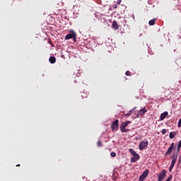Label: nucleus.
<instances>
[{
    "instance_id": "obj_1",
    "label": "nucleus",
    "mask_w": 181,
    "mask_h": 181,
    "mask_svg": "<svg viewBox=\"0 0 181 181\" xmlns=\"http://www.w3.org/2000/svg\"><path fill=\"white\" fill-rule=\"evenodd\" d=\"M70 39H73L74 42H77V34L73 30L65 37V40H70Z\"/></svg>"
},
{
    "instance_id": "obj_2",
    "label": "nucleus",
    "mask_w": 181,
    "mask_h": 181,
    "mask_svg": "<svg viewBox=\"0 0 181 181\" xmlns=\"http://www.w3.org/2000/svg\"><path fill=\"white\" fill-rule=\"evenodd\" d=\"M172 159L173 160H172L171 164L169 167V172H172V169L175 168V165L176 164V161L177 160V154L174 153L173 154Z\"/></svg>"
},
{
    "instance_id": "obj_3",
    "label": "nucleus",
    "mask_w": 181,
    "mask_h": 181,
    "mask_svg": "<svg viewBox=\"0 0 181 181\" xmlns=\"http://www.w3.org/2000/svg\"><path fill=\"white\" fill-rule=\"evenodd\" d=\"M131 124V121H127L125 122H122L120 125V131L122 132H129V129H125L127 127H128V124Z\"/></svg>"
},
{
    "instance_id": "obj_4",
    "label": "nucleus",
    "mask_w": 181,
    "mask_h": 181,
    "mask_svg": "<svg viewBox=\"0 0 181 181\" xmlns=\"http://www.w3.org/2000/svg\"><path fill=\"white\" fill-rule=\"evenodd\" d=\"M174 149H176V146H175V143H172L170 147L168 148L167 151L165 153L164 156H168V155H170V153L173 152Z\"/></svg>"
},
{
    "instance_id": "obj_5",
    "label": "nucleus",
    "mask_w": 181,
    "mask_h": 181,
    "mask_svg": "<svg viewBox=\"0 0 181 181\" xmlns=\"http://www.w3.org/2000/svg\"><path fill=\"white\" fill-rule=\"evenodd\" d=\"M148 140H144V141H141L139 144V150L144 151V149H145V148H146V146H148Z\"/></svg>"
},
{
    "instance_id": "obj_6",
    "label": "nucleus",
    "mask_w": 181,
    "mask_h": 181,
    "mask_svg": "<svg viewBox=\"0 0 181 181\" xmlns=\"http://www.w3.org/2000/svg\"><path fill=\"white\" fill-rule=\"evenodd\" d=\"M166 176V170L163 169L162 172H160L158 175V180L157 181H162L165 179Z\"/></svg>"
},
{
    "instance_id": "obj_7",
    "label": "nucleus",
    "mask_w": 181,
    "mask_h": 181,
    "mask_svg": "<svg viewBox=\"0 0 181 181\" xmlns=\"http://www.w3.org/2000/svg\"><path fill=\"white\" fill-rule=\"evenodd\" d=\"M149 174V170H146L139 178V181H144Z\"/></svg>"
},
{
    "instance_id": "obj_8",
    "label": "nucleus",
    "mask_w": 181,
    "mask_h": 181,
    "mask_svg": "<svg viewBox=\"0 0 181 181\" xmlns=\"http://www.w3.org/2000/svg\"><path fill=\"white\" fill-rule=\"evenodd\" d=\"M146 112H148V110L145 107L140 110L136 113L137 118H141V117H142V115H145Z\"/></svg>"
},
{
    "instance_id": "obj_9",
    "label": "nucleus",
    "mask_w": 181,
    "mask_h": 181,
    "mask_svg": "<svg viewBox=\"0 0 181 181\" xmlns=\"http://www.w3.org/2000/svg\"><path fill=\"white\" fill-rule=\"evenodd\" d=\"M119 120L118 119H115L111 124V128L112 129V131H115V129H117V128H118L119 124H118Z\"/></svg>"
},
{
    "instance_id": "obj_10",
    "label": "nucleus",
    "mask_w": 181,
    "mask_h": 181,
    "mask_svg": "<svg viewBox=\"0 0 181 181\" xmlns=\"http://www.w3.org/2000/svg\"><path fill=\"white\" fill-rule=\"evenodd\" d=\"M129 152L132 155L133 158H139V154L136 153V151L132 148L129 149Z\"/></svg>"
},
{
    "instance_id": "obj_11",
    "label": "nucleus",
    "mask_w": 181,
    "mask_h": 181,
    "mask_svg": "<svg viewBox=\"0 0 181 181\" xmlns=\"http://www.w3.org/2000/svg\"><path fill=\"white\" fill-rule=\"evenodd\" d=\"M112 28L115 30H118L119 29V25H118V23L116 21H114L112 24Z\"/></svg>"
},
{
    "instance_id": "obj_12",
    "label": "nucleus",
    "mask_w": 181,
    "mask_h": 181,
    "mask_svg": "<svg viewBox=\"0 0 181 181\" xmlns=\"http://www.w3.org/2000/svg\"><path fill=\"white\" fill-rule=\"evenodd\" d=\"M168 117V112H164L160 115V121H163Z\"/></svg>"
},
{
    "instance_id": "obj_13",
    "label": "nucleus",
    "mask_w": 181,
    "mask_h": 181,
    "mask_svg": "<svg viewBox=\"0 0 181 181\" xmlns=\"http://www.w3.org/2000/svg\"><path fill=\"white\" fill-rule=\"evenodd\" d=\"M177 135V133L176 132H171L169 134V137L170 139H173L175 136Z\"/></svg>"
},
{
    "instance_id": "obj_14",
    "label": "nucleus",
    "mask_w": 181,
    "mask_h": 181,
    "mask_svg": "<svg viewBox=\"0 0 181 181\" xmlns=\"http://www.w3.org/2000/svg\"><path fill=\"white\" fill-rule=\"evenodd\" d=\"M136 109V107L132 109L127 114L124 115L125 117H129V115H132V114L134 112V111H135Z\"/></svg>"
},
{
    "instance_id": "obj_15",
    "label": "nucleus",
    "mask_w": 181,
    "mask_h": 181,
    "mask_svg": "<svg viewBox=\"0 0 181 181\" xmlns=\"http://www.w3.org/2000/svg\"><path fill=\"white\" fill-rule=\"evenodd\" d=\"M49 60L52 64H54V63H56V57H50Z\"/></svg>"
},
{
    "instance_id": "obj_16",
    "label": "nucleus",
    "mask_w": 181,
    "mask_h": 181,
    "mask_svg": "<svg viewBox=\"0 0 181 181\" xmlns=\"http://www.w3.org/2000/svg\"><path fill=\"white\" fill-rule=\"evenodd\" d=\"M155 23H156V19L150 20L148 22V25H150V26H153Z\"/></svg>"
},
{
    "instance_id": "obj_17",
    "label": "nucleus",
    "mask_w": 181,
    "mask_h": 181,
    "mask_svg": "<svg viewBox=\"0 0 181 181\" xmlns=\"http://www.w3.org/2000/svg\"><path fill=\"white\" fill-rule=\"evenodd\" d=\"M139 159V157H132L131 162L132 163H135V162H136Z\"/></svg>"
},
{
    "instance_id": "obj_18",
    "label": "nucleus",
    "mask_w": 181,
    "mask_h": 181,
    "mask_svg": "<svg viewBox=\"0 0 181 181\" xmlns=\"http://www.w3.org/2000/svg\"><path fill=\"white\" fill-rule=\"evenodd\" d=\"M110 156H112V158H115L117 156V153H115V152H112L110 153Z\"/></svg>"
},
{
    "instance_id": "obj_19",
    "label": "nucleus",
    "mask_w": 181,
    "mask_h": 181,
    "mask_svg": "<svg viewBox=\"0 0 181 181\" xmlns=\"http://www.w3.org/2000/svg\"><path fill=\"white\" fill-rule=\"evenodd\" d=\"M180 146H177V153H179V152L180 151Z\"/></svg>"
},
{
    "instance_id": "obj_20",
    "label": "nucleus",
    "mask_w": 181,
    "mask_h": 181,
    "mask_svg": "<svg viewBox=\"0 0 181 181\" xmlns=\"http://www.w3.org/2000/svg\"><path fill=\"white\" fill-rule=\"evenodd\" d=\"M161 134H162L163 135H165V134H166V129H163L162 130V132H161Z\"/></svg>"
},
{
    "instance_id": "obj_21",
    "label": "nucleus",
    "mask_w": 181,
    "mask_h": 181,
    "mask_svg": "<svg viewBox=\"0 0 181 181\" xmlns=\"http://www.w3.org/2000/svg\"><path fill=\"white\" fill-rule=\"evenodd\" d=\"M126 76H131V72L129 71H127L125 72Z\"/></svg>"
},
{
    "instance_id": "obj_22",
    "label": "nucleus",
    "mask_w": 181,
    "mask_h": 181,
    "mask_svg": "<svg viewBox=\"0 0 181 181\" xmlns=\"http://www.w3.org/2000/svg\"><path fill=\"white\" fill-rule=\"evenodd\" d=\"M98 146H101V141L98 142Z\"/></svg>"
},
{
    "instance_id": "obj_23",
    "label": "nucleus",
    "mask_w": 181,
    "mask_h": 181,
    "mask_svg": "<svg viewBox=\"0 0 181 181\" xmlns=\"http://www.w3.org/2000/svg\"><path fill=\"white\" fill-rule=\"evenodd\" d=\"M117 4L118 5H119V4H121V0H117Z\"/></svg>"
},
{
    "instance_id": "obj_24",
    "label": "nucleus",
    "mask_w": 181,
    "mask_h": 181,
    "mask_svg": "<svg viewBox=\"0 0 181 181\" xmlns=\"http://www.w3.org/2000/svg\"><path fill=\"white\" fill-rule=\"evenodd\" d=\"M177 146L181 147V140L178 142Z\"/></svg>"
},
{
    "instance_id": "obj_25",
    "label": "nucleus",
    "mask_w": 181,
    "mask_h": 181,
    "mask_svg": "<svg viewBox=\"0 0 181 181\" xmlns=\"http://www.w3.org/2000/svg\"><path fill=\"white\" fill-rule=\"evenodd\" d=\"M113 8H115V9L117 8V4H114Z\"/></svg>"
},
{
    "instance_id": "obj_26",
    "label": "nucleus",
    "mask_w": 181,
    "mask_h": 181,
    "mask_svg": "<svg viewBox=\"0 0 181 181\" xmlns=\"http://www.w3.org/2000/svg\"><path fill=\"white\" fill-rule=\"evenodd\" d=\"M16 166H18V167H19V166H21V164L16 165Z\"/></svg>"
}]
</instances>
